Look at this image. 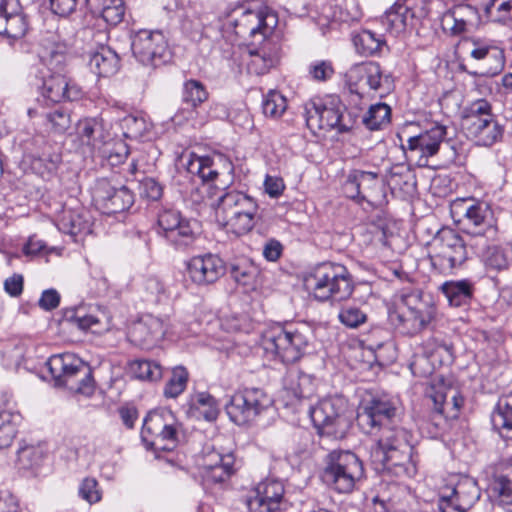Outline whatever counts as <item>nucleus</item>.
Returning <instances> with one entry per match:
<instances>
[{
    "instance_id": "obj_8",
    "label": "nucleus",
    "mask_w": 512,
    "mask_h": 512,
    "mask_svg": "<svg viewBox=\"0 0 512 512\" xmlns=\"http://www.w3.org/2000/svg\"><path fill=\"white\" fill-rule=\"evenodd\" d=\"M346 402L342 397H327L309 408V414L317 434L340 440L346 437L351 421L346 414Z\"/></svg>"
},
{
    "instance_id": "obj_14",
    "label": "nucleus",
    "mask_w": 512,
    "mask_h": 512,
    "mask_svg": "<svg viewBox=\"0 0 512 512\" xmlns=\"http://www.w3.org/2000/svg\"><path fill=\"white\" fill-rule=\"evenodd\" d=\"M271 403V398L262 389L246 388L231 396L225 410L232 422L245 425L254 421Z\"/></svg>"
},
{
    "instance_id": "obj_44",
    "label": "nucleus",
    "mask_w": 512,
    "mask_h": 512,
    "mask_svg": "<svg viewBox=\"0 0 512 512\" xmlns=\"http://www.w3.org/2000/svg\"><path fill=\"white\" fill-rule=\"evenodd\" d=\"M463 125L465 130L477 125L479 122L491 120L495 117L492 106L486 99H478L463 109Z\"/></svg>"
},
{
    "instance_id": "obj_61",
    "label": "nucleus",
    "mask_w": 512,
    "mask_h": 512,
    "mask_svg": "<svg viewBox=\"0 0 512 512\" xmlns=\"http://www.w3.org/2000/svg\"><path fill=\"white\" fill-rule=\"evenodd\" d=\"M188 382V372L184 367H176L164 387V396L167 398L178 397L186 388Z\"/></svg>"
},
{
    "instance_id": "obj_1",
    "label": "nucleus",
    "mask_w": 512,
    "mask_h": 512,
    "mask_svg": "<svg viewBox=\"0 0 512 512\" xmlns=\"http://www.w3.org/2000/svg\"><path fill=\"white\" fill-rule=\"evenodd\" d=\"M411 433L403 427H386L371 451V461L379 472L411 478L417 473Z\"/></svg>"
},
{
    "instance_id": "obj_60",
    "label": "nucleus",
    "mask_w": 512,
    "mask_h": 512,
    "mask_svg": "<svg viewBox=\"0 0 512 512\" xmlns=\"http://www.w3.org/2000/svg\"><path fill=\"white\" fill-rule=\"evenodd\" d=\"M131 370L136 378L157 381L162 377V367L152 360H136L131 364Z\"/></svg>"
},
{
    "instance_id": "obj_62",
    "label": "nucleus",
    "mask_w": 512,
    "mask_h": 512,
    "mask_svg": "<svg viewBox=\"0 0 512 512\" xmlns=\"http://www.w3.org/2000/svg\"><path fill=\"white\" fill-rule=\"evenodd\" d=\"M143 299L146 302L159 304L168 298L164 284L156 277H149L143 284Z\"/></svg>"
},
{
    "instance_id": "obj_58",
    "label": "nucleus",
    "mask_w": 512,
    "mask_h": 512,
    "mask_svg": "<svg viewBox=\"0 0 512 512\" xmlns=\"http://www.w3.org/2000/svg\"><path fill=\"white\" fill-rule=\"evenodd\" d=\"M129 153V146L123 140L110 137L99 157L106 158L114 166L123 163Z\"/></svg>"
},
{
    "instance_id": "obj_46",
    "label": "nucleus",
    "mask_w": 512,
    "mask_h": 512,
    "mask_svg": "<svg viewBox=\"0 0 512 512\" xmlns=\"http://www.w3.org/2000/svg\"><path fill=\"white\" fill-rule=\"evenodd\" d=\"M28 23L26 16L22 13L9 12L4 17H0V34L7 38L17 40L26 34Z\"/></svg>"
},
{
    "instance_id": "obj_15",
    "label": "nucleus",
    "mask_w": 512,
    "mask_h": 512,
    "mask_svg": "<svg viewBox=\"0 0 512 512\" xmlns=\"http://www.w3.org/2000/svg\"><path fill=\"white\" fill-rule=\"evenodd\" d=\"M447 135V128L435 124L416 136L409 137L403 149L409 160H416L420 167L428 165V158L436 155Z\"/></svg>"
},
{
    "instance_id": "obj_9",
    "label": "nucleus",
    "mask_w": 512,
    "mask_h": 512,
    "mask_svg": "<svg viewBox=\"0 0 512 512\" xmlns=\"http://www.w3.org/2000/svg\"><path fill=\"white\" fill-rule=\"evenodd\" d=\"M181 424L169 409L151 411L144 419L141 438L147 448L172 451L178 443Z\"/></svg>"
},
{
    "instance_id": "obj_26",
    "label": "nucleus",
    "mask_w": 512,
    "mask_h": 512,
    "mask_svg": "<svg viewBox=\"0 0 512 512\" xmlns=\"http://www.w3.org/2000/svg\"><path fill=\"white\" fill-rule=\"evenodd\" d=\"M283 390L288 403L295 404L309 399L315 392V385L312 376L291 368L283 378Z\"/></svg>"
},
{
    "instance_id": "obj_54",
    "label": "nucleus",
    "mask_w": 512,
    "mask_h": 512,
    "mask_svg": "<svg viewBox=\"0 0 512 512\" xmlns=\"http://www.w3.org/2000/svg\"><path fill=\"white\" fill-rule=\"evenodd\" d=\"M256 213L257 212L242 213V215L236 217L219 220L217 223L225 228L227 232L241 236L251 231L254 227Z\"/></svg>"
},
{
    "instance_id": "obj_50",
    "label": "nucleus",
    "mask_w": 512,
    "mask_h": 512,
    "mask_svg": "<svg viewBox=\"0 0 512 512\" xmlns=\"http://www.w3.org/2000/svg\"><path fill=\"white\" fill-rule=\"evenodd\" d=\"M358 186L361 190V200L367 201L371 205H376L380 183L378 174L370 171L356 170Z\"/></svg>"
},
{
    "instance_id": "obj_53",
    "label": "nucleus",
    "mask_w": 512,
    "mask_h": 512,
    "mask_svg": "<svg viewBox=\"0 0 512 512\" xmlns=\"http://www.w3.org/2000/svg\"><path fill=\"white\" fill-rule=\"evenodd\" d=\"M472 58L476 60L489 59L493 62V66L486 72L488 75L498 74L504 67L503 52L496 47L489 45H479L472 49L470 52Z\"/></svg>"
},
{
    "instance_id": "obj_48",
    "label": "nucleus",
    "mask_w": 512,
    "mask_h": 512,
    "mask_svg": "<svg viewBox=\"0 0 512 512\" xmlns=\"http://www.w3.org/2000/svg\"><path fill=\"white\" fill-rule=\"evenodd\" d=\"M21 419L22 417L18 412L0 411V449L11 445L17 434Z\"/></svg>"
},
{
    "instance_id": "obj_25",
    "label": "nucleus",
    "mask_w": 512,
    "mask_h": 512,
    "mask_svg": "<svg viewBox=\"0 0 512 512\" xmlns=\"http://www.w3.org/2000/svg\"><path fill=\"white\" fill-rule=\"evenodd\" d=\"M256 201L247 194L231 190L224 193L217 200L215 208L216 221L242 215V213L257 212Z\"/></svg>"
},
{
    "instance_id": "obj_40",
    "label": "nucleus",
    "mask_w": 512,
    "mask_h": 512,
    "mask_svg": "<svg viewBox=\"0 0 512 512\" xmlns=\"http://www.w3.org/2000/svg\"><path fill=\"white\" fill-rule=\"evenodd\" d=\"M48 451L41 445H25L17 451L16 466L36 473L47 461Z\"/></svg>"
},
{
    "instance_id": "obj_13",
    "label": "nucleus",
    "mask_w": 512,
    "mask_h": 512,
    "mask_svg": "<svg viewBox=\"0 0 512 512\" xmlns=\"http://www.w3.org/2000/svg\"><path fill=\"white\" fill-rule=\"evenodd\" d=\"M158 228L161 234L175 249L186 250L198 237V227L175 209L164 208L158 213Z\"/></svg>"
},
{
    "instance_id": "obj_34",
    "label": "nucleus",
    "mask_w": 512,
    "mask_h": 512,
    "mask_svg": "<svg viewBox=\"0 0 512 512\" xmlns=\"http://www.w3.org/2000/svg\"><path fill=\"white\" fill-rule=\"evenodd\" d=\"M434 417L456 419L464 405V397L455 390L446 393L436 391L432 396Z\"/></svg>"
},
{
    "instance_id": "obj_24",
    "label": "nucleus",
    "mask_w": 512,
    "mask_h": 512,
    "mask_svg": "<svg viewBox=\"0 0 512 512\" xmlns=\"http://www.w3.org/2000/svg\"><path fill=\"white\" fill-rule=\"evenodd\" d=\"M168 323L159 317L147 315L134 323L129 331L132 342L142 348H150L163 339Z\"/></svg>"
},
{
    "instance_id": "obj_57",
    "label": "nucleus",
    "mask_w": 512,
    "mask_h": 512,
    "mask_svg": "<svg viewBox=\"0 0 512 512\" xmlns=\"http://www.w3.org/2000/svg\"><path fill=\"white\" fill-rule=\"evenodd\" d=\"M388 185L393 189H404L405 187H411L415 184L414 174L410 167L405 164L393 165L387 175Z\"/></svg>"
},
{
    "instance_id": "obj_55",
    "label": "nucleus",
    "mask_w": 512,
    "mask_h": 512,
    "mask_svg": "<svg viewBox=\"0 0 512 512\" xmlns=\"http://www.w3.org/2000/svg\"><path fill=\"white\" fill-rule=\"evenodd\" d=\"M231 277L240 285L253 287L259 274L258 268L247 260L231 265Z\"/></svg>"
},
{
    "instance_id": "obj_36",
    "label": "nucleus",
    "mask_w": 512,
    "mask_h": 512,
    "mask_svg": "<svg viewBox=\"0 0 512 512\" xmlns=\"http://www.w3.org/2000/svg\"><path fill=\"white\" fill-rule=\"evenodd\" d=\"M119 65V56L107 46H101L98 50L90 53L88 66L98 77L113 76L118 71Z\"/></svg>"
},
{
    "instance_id": "obj_63",
    "label": "nucleus",
    "mask_w": 512,
    "mask_h": 512,
    "mask_svg": "<svg viewBox=\"0 0 512 512\" xmlns=\"http://www.w3.org/2000/svg\"><path fill=\"white\" fill-rule=\"evenodd\" d=\"M339 321L347 328H358L367 322V314L355 305H344L338 314Z\"/></svg>"
},
{
    "instance_id": "obj_33",
    "label": "nucleus",
    "mask_w": 512,
    "mask_h": 512,
    "mask_svg": "<svg viewBox=\"0 0 512 512\" xmlns=\"http://www.w3.org/2000/svg\"><path fill=\"white\" fill-rule=\"evenodd\" d=\"M468 136L480 147H491L500 142L504 135V126L499 123L496 117L491 120L479 122L477 125L468 128Z\"/></svg>"
},
{
    "instance_id": "obj_4",
    "label": "nucleus",
    "mask_w": 512,
    "mask_h": 512,
    "mask_svg": "<svg viewBox=\"0 0 512 512\" xmlns=\"http://www.w3.org/2000/svg\"><path fill=\"white\" fill-rule=\"evenodd\" d=\"M451 212L453 217L459 216L458 219H455V223L471 239L486 244L497 237V220L487 202L473 199L457 200L453 203Z\"/></svg>"
},
{
    "instance_id": "obj_38",
    "label": "nucleus",
    "mask_w": 512,
    "mask_h": 512,
    "mask_svg": "<svg viewBox=\"0 0 512 512\" xmlns=\"http://www.w3.org/2000/svg\"><path fill=\"white\" fill-rule=\"evenodd\" d=\"M482 254V261L488 270L502 272L509 269L512 263V245H486Z\"/></svg>"
},
{
    "instance_id": "obj_56",
    "label": "nucleus",
    "mask_w": 512,
    "mask_h": 512,
    "mask_svg": "<svg viewBox=\"0 0 512 512\" xmlns=\"http://www.w3.org/2000/svg\"><path fill=\"white\" fill-rule=\"evenodd\" d=\"M287 109V99L277 90H269L263 98L262 110L266 117L280 118Z\"/></svg>"
},
{
    "instance_id": "obj_42",
    "label": "nucleus",
    "mask_w": 512,
    "mask_h": 512,
    "mask_svg": "<svg viewBox=\"0 0 512 512\" xmlns=\"http://www.w3.org/2000/svg\"><path fill=\"white\" fill-rule=\"evenodd\" d=\"M353 44L358 54L369 57L380 53L386 41L381 35L364 29L353 37Z\"/></svg>"
},
{
    "instance_id": "obj_45",
    "label": "nucleus",
    "mask_w": 512,
    "mask_h": 512,
    "mask_svg": "<svg viewBox=\"0 0 512 512\" xmlns=\"http://www.w3.org/2000/svg\"><path fill=\"white\" fill-rule=\"evenodd\" d=\"M28 115L34 117L39 115L36 109H29ZM44 118L45 126L53 133H64L71 124L70 114L63 107L58 106L51 111L40 113Z\"/></svg>"
},
{
    "instance_id": "obj_52",
    "label": "nucleus",
    "mask_w": 512,
    "mask_h": 512,
    "mask_svg": "<svg viewBox=\"0 0 512 512\" xmlns=\"http://www.w3.org/2000/svg\"><path fill=\"white\" fill-rule=\"evenodd\" d=\"M391 120V108L385 103L371 105L362 118V123L371 131L380 130Z\"/></svg>"
},
{
    "instance_id": "obj_21",
    "label": "nucleus",
    "mask_w": 512,
    "mask_h": 512,
    "mask_svg": "<svg viewBox=\"0 0 512 512\" xmlns=\"http://www.w3.org/2000/svg\"><path fill=\"white\" fill-rule=\"evenodd\" d=\"M351 92L362 95L368 90H379L383 84L390 85V75H383L379 63L364 62L353 66L348 74Z\"/></svg>"
},
{
    "instance_id": "obj_30",
    "label": "nucleus",
    "mask_w": 512,
    "mask_h": 512,
    "mask_svg": "<svg viewBox=\"0 0 512 512\" xmlns=\"http://www.w3.org/2000/svg\"><path fill=\"white\" fill-rule=\"evenodd\" d=\"M56 226L60 232L72 237L85 235L91 232L89 215L83 208H64L57 216Z\"/></svg>"
},
{
    "instance_id": "obj_22",
    "label": "nucleus",
    "mask_w": 512,
    "mask_h": 512,
    "mask_svg": "<svg viewBox=\"0 0 512 512\" xmlns=\"http://www.w3.org/2000/svg\"><path fill=\"white\" fill-rule=\"evenodd\" d=\"M39 89L46 105L56 104L62 100L75 101L82 96V90L77 85L70 84L59 72L44 76Z\"/></svg>"
},
{
    "instance_id": "obj_47",
    "label": "nucleus",
    "mask_w": 512,
    "mask_h": 512,
    "mask_svg": "<svg viewBox=\"0 0 512 512\" xmlns=\"http://www.w3.org/2000/svg\"><path fill=\"white\" fill-rule=\"evenodd\" d=\"M123 136L126 139L142 140L149 136L152 124L142 116L127 115L121 120Z\"/></svg>"
},
{
    "instance_id": "obj_23",
    "label": "nucleus",
    "mask_w": 512,
    "mask_h": 512,
    "mask_svg": "<svg viewBox=\"0 0 512 512\" xmlns=\"http://www.w3.org/2000/svg\"><path fill=\"white\" fill-rule=\"evenodd\" d=\"M357 117L346 110L339 98L333 97L325 103L321 102L320 130L336 129L338 132L350 131Z\"/></svg>"
},
{
    "instance_id": "obj_64",
    "label": "nucleus",
    "mask_w": 512,
    "mask_h": 512,
    "mask_svg": "<svg viewBox=\"0 0 512 512\" xmlns=\"http://www.w3.org/2000/svg\"><path fill=\"white\" fill-rule=\"evenodd\" d=\"M365 512H399L395 500L385 492L374 496L366 505Z\"/></svg>"
},
{
    "instance_id": "obj_3",
    "label": "nucleus",
    "mask_w": 512,
    "mask_h": 512,
    "mask_svg": "<svg viewBox=\"0 0 512 512\" xmlns=\"http://www.w3.org/2000/svg\"><path fill=\"white\" fill-rule=\"evenodd\" d=\"M437 316V307L418 289H403L399 293L397 310L392 315L398 331L416 336L429 328Z\"/></svg>"
},
{
    "instance_id": "obj_27",
    "label": "nucleus",
    "mask_w": 512,
    "mask_h": 512,
    "mask_svg": "<svg viewBox=\"0 0 512 512\" xmlns=\"http://www.w3.org/2000/svg\"><path fill=\"white\" fill-rule=\"evenodd\" d=\"M257 49L249 50L247 70L251 74L264 75L275 67L280 59V47L278 43L265 39Z\"/></svg>"
},
{
    "instance_id": "obj_18",
    "label": "nucleus",
    "mask_w": 512,
    "mask_h": 512,
    "mask_svg": "<svg viewBox=\"0 0 512 512\" xmlns=\"http://www.w3.org/2000/svg\"><path fill=\"white\" fill-rule=\"evenodd\" d=\"M110 136L101 118H85L76 125L75 141L84 155L99 156Z\"/></svg>"
},
{
    "instance_id": "obj_7",
    "label": "nucleus",
    "mask_w": 512,
    "mask_h": 512,
    "mask_svg": "<svg viewBox=\"0 0 512 512\" xmlns=\"http://www.w3.org/2000/svg\"><path fill=\"white\" fill-rule=\"evenodd\" d=\"M322 480L339 493H350L364 476L359 457L349 450H333L324 459Z\"/></svg>"
},
{
    "instance_id": "obj_10",
    "label": "nucleus",
    "mask_w": 512,
    "mask_h": 512,
    "mask_svg": "<svg viewBox=\"0 0 512 512\" xmlns=\"http://www.w3.org/2000/svg\"><path fill=\"white\" fill-rule=\"evenodd\" d=\"M430 245L432 266L442 273L462 267L469 259L468 244L459 232L450 227L439 229Z\"/></svg>"
},
{
    "instance_id": "obj_29",
    "label": "nucleus",
    "mask_w": 512,
    "mask_h": 512,
    "mask_svg": "<svg viewBox=\"0 0 512 512\" xmlns=\"http://www.w3.org/2000/svg\"><path fill=\"white\" fill-rule=\"evenodd\" d=\"M234 457L232 454L222 455L213 452L204 460L202 465V478L205 483H223L234 472Z\"/></svg>"
},
{
    "instance_id": "obj_35",
    "label": "nucleus",
    "mask_w": 512,
    "mask_h": 512,
    "mask_svg": "<svg viewBox=\"0 0 512 512\" xmlns=\"http://www.w3.org/2000/svg\"><path fill=\"white\" fill-rule=\"evenodd\" d=\"M415 18V12L407 4V1H396L394 5L386 11L382 17V24L386 30L393 34H399L407 26L412 25Z\"/></svg>"
},
{
    "instance_id": "obj_31",
    "label": "nucleus",
    "mask_w": 512,
    "mask_h": 512,
    "mask_svg": "<svg viewBox=\"0 0 512 512\" xmlns=\"http://www.w3.org/2000/svg\"><path fill=\"white\" fill-rule=\"evenodd\" d=\"M491 490L499 502L512 512V458L503 461L495 471Z\"/></svg>"
},
{
    "instance_id": "obj_49",
    "label": "nucleus",
    "mask_w": 512,
    "mask_h": 512,
    "mask_svg": "<svg viewBox=\"0 0 512 512\" xmlns=\"http://www.w3.org/2000/svg\"><path fill=\"white\" fill-rule=\"evenodd\" d=\"M208 92L205 86L198 80L190 79L183 85V102L191 106L192 110L187 111L185 119L193 117L194 109L208 99Z\"/></svg>"
},
{
    "instance_id": "obj_41",
    "label": "nucleus",
    "mask_w": 512,
    "mask_h": 512,
    "mask_svg": "<svg viewBox=\"0 0 512 512\" xmlns=\"http://www.w3.org/2000/svg\"><path fill=\"white\" fill-rule=\"evenodd\" d=\"M189 412L197 418L202 417L211 422L217 419L219 408L216 399L211 394L198 392L190 398Z\"/></svg>"
},
{
    "instance_id": "obj_17",
    "label": "nucleus",
    "mask_w": 512,
    "mask_h": 512,
    "mask_svg": "<svg viewBox=\"0 0 512 512\" xmlns=\"http://www.w3.org/2000/svg\"><path fill=\"white\" fill-rule=\"evenodd\" d=\"M92 197L103 213L108 215L124 212L134 203V194L128 187L113 185L107 178L97 179Z\"/></svg>"
},
{
    "instance_id": "obj_39",
    "label": "nucleus",
    "mask_w": 512,
    "mask_h": 512,
    "mask_svg": "<svg viewBox=\"0 0 512 512\" xmlns=\"http://www.w3.org/2000/svg\"><path fill=\"white\" fill-rule=\"evenodd\" d=\"M491 422L502 439L512 441V397L498 401L492 412Z\"/></svg>"
},
{
    "instance_id": "obj_20",
    "label": "nucleus",
    "mask_w": 512,
    "mask_h": 512,
    "mask_svg": "<svg viewBox=\"0 0 512 512\" xmlns=\"http://www.w3.org/2000/svg\"><path fill=\"white\" fill-rule=\"evenodd\" d=\"M253 493L247 501L250 512H280L285 494L282 481L273 478L261 481Z\"/></svg>"
},
{
    "instance_id": "obj_19",
    "label": "nucleus",
    "mask_w": 512,
    "mask_h": 512,
    "mask_svg": "<svg viewBox=\"0 0 512 512\" xmlns=\"http://www.w3.org/2000/svg\"><path fill=\"white\" fill-rule=\"evenodd\" d=\"M189 279L197 286L217 282L226 272L225 262L217 254L205 253L193 256L186 263Z\"/></svg>"
},
{
    "instance_id": "obj_37",
    "label": "nucleus",
    "mask_w": 512,
    "mask_h": 512,
    "mask_svg": "<svg viewBox=\"0 0 512 512\" xmlns=\"http://www.w3.org/2000/svg\"><path fill=\"white\" fill-rule=\"evenodd\" d=\"M86 5L93 15L101 16L110 25L122 22L126 10L124 0H86Z\"/></svg>"
},
{
    "instance_id": "obj_28",
    "label": "nucleus",
    "mask_w": 512,
    "mask_h": 512,
    "mask_svg": "<svg viewBox=\"0 0 512 512\" xmlns=\"http://www.w3.org/2000/svg\"><path fill=\"white\" fill-rule=\"evenodd\" d=\"M267 16L262 11L244 10L240 17L233 18L231 24L235 28V33L243 38L260 36L262 40L267 39L272 28L267 24Z\"/></svg>"
},
{
    "instance_id": "obj_59",
    "label": "nucleus",
    "mask_w": 512,
    "mask_h": 512,
    "mask_svg": "<svg viewBox=\"0 0 512 512\" xmlns=\"http://www.w3.org/2000/svg\"><path fill=\"white\" fill-rule=\"evenodd\" d=\"M63 318L66 322L75 324L81 330H91L93 333L99 332L95 328L99 324V319L93 315L85 314L83 309H66Z\"/></svg>"
},
{
    "instance_id": "obj_43",
    "label": "nucleus",
    "mask_w": 512,
    "mask_h": 512,
    "mask_svg": "<svg viewBox=\"0 0 512 512\" xmlns=\"http://www.w3.org/2000/svg\"><path fill=\"white\" fill-rule=\"evenodd\" d=\"M42 58L48 65L60 66L65 62L67 46L64 42L59 41V37L55 33H48L41 40Z\"/></svg>"
},
{
    "instance_id": "obj_16",
    "label": "nucleus",
    "mask_w": 512,
    "mask_h": 512,
    "mask_svg": "<svg viewBox=\"0 0 512 512\" xmlns=\"http://www.w3.org/2000/svg\"><path fill=\"white\" fill-rule=\"evenodd\" d=\"M480 497V490L475 480L462 477L452 487H445L439 494L437 507L439 512H465Z\"/></svg>"
},
{
    "instance_id": "obj_6",
    "label": "nucleus",
    "mask_w": 512,
    "mask_h": 512,
    "mask_svg": "<svg viewBox=\"0 0 512 512\" xmlns=\"http://www.w3.org/2000/svg\"><path fill=\"white\" fill-rule=\"evenodd\" d=\"M57 386L90 396L95 384L91 367L72 353L52 355L46 363Z\"/></svg>"
},
{
    "instance_id": "obj_2",
    "label": "nucleus",
    "mask_w": 512,
    "mask_h": 512,
    "mask_svg": "<svg viewBox=\"0 0 512 512\" xmlns=\"http://www.w3.org/2000/svg\"><path fill=\"white\" fill-rule=\"evenodd\" d=\"M304 287L318 301L345 300L354 291V281L346 266L322 262L304 277Z\"/></svg>"
},
{
    "instance_id": "obj_11",
    "label": "nucleus",
    "mask_w": 512,
    "mask_h": 512,
    "mask_svg": "<svg viewBox=\"0 0 512 512\" xmlns=\"http://www.w3.org/2000/svg\"><path fill=\"white\" fill-rule=\"evenodd\" d=\"M400 407L397 401L387 396H372L363 400L358 414L357 422L362 431L366 434H382L386 427H399Z\"/></svg>"
},
{
    "instance_id": "obj_5",
    "label": "nucleus",
    "mask_w": 512,
    "mask_h": 512,
    "mask_svg": "<svg viewBox=\"0 0 512 512\" xmlns=\"http://www.w3.org/2000/svg\"><path fill=\"white\" fill-rule=\"evenodd\" d=\"M310 330L305 326L276 325L265 331L262 345L266 353L285 364L295 363L306 353Z\"/></svg>"
},
{
    "instance_id": "obj_32",
    "label": "nucleus",
    "mask_w": 512,
    "mask_h": 512,
    "mask_svg": "<svg viewBox=\"0 0 512 512\" xmlns=\"http://www.w3.org/2000/svg\"><path fill=\"white\" fill-rule=\"evenodd\" d=\"M449 306L460 308L470 305L474 296V283L469 279L446 281L440 286Z\"/></svg>"
},
{
    "instance_id": "obj_12",
    "label": "nucleus",
    "mask_w": 512,
    "mask_h": 512,
    "mask_svg": "<svg viewBox=\"0 0 512 512\" xmlns=\"http://www.w3.org/2000/svg\"><path fill=\"white\" fill-rule=\"evenodd\" d=\"M133 56L143 66L158 68L171 60L168 40L161 30L141 29L132 37Z\"/></svg>"
},
{
    "instance_id": "obj_51",
    "label": "nucleus",
    "mask_w": 512,
    "mask_h": 512,
    "mask_svg": "<svg viewBox=\"0 0 512 512\" xmlns=\"http://www.w3.org/2000/svg\"><path fill=\"white\" fill-rule=\"evenodd\" d=\"M188 171L197 174L204 182L213 181L221 175L218 163L213 157L209 156H197L191 159L188 163Z\"/></svg>"
}]
</instances>
